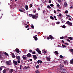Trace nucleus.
<instances>
[{
	"mask_svg": "<svg viewBox=\"0 0 73 73\" xmlns=\"http://www.w3.org/2000/svg\"><path fill=\"white\" fill-rule=\"evenodd\" d=\"M60 68H58L57 70L58 71H59L60 72H61V73H65V69H63L64 68V66L63 65H60Z\"/></svg>",
	"mask_w": 73,
	"mask_h": 73,
	"instance_id": "1",
	"label": "nucleus"
},
{
	"mask_svg": "<svg viewBox=\"0 0 73 73\" xmlns=\"http://www.w3.org/2000/svg\"><path fill=\"white\" fill-rule=\"evenodd\" d=\"M32 18L35 19H37L38 18V13H36L35 15H33Z\"/></svg>",
	"mask_w": 73,
	"mask_h": 73,
	"instance_id": "2",
	"label": "nucleus"
},
{
	"mask_svg": "<svg viewBox=\"0 0 73 73\" xmlns=\"http://www.w3.org/2000/svg\"><path fill=\"white\" fill-rule=\"evenodd\" d=\"M66 24H68V25H70V26H72V23L70 22L69 21H67L66 23Z\"/></svg>",
	"mask_w": 73,
	"mask_h": 73,
	"instance_id": "3",
	"label": "nucleus"
},
{
	"mask_svg": "<svg viewBox=\"0 0 73 73\" xmlns=\"http://www.w3.org/2000/svg\"><path fill=\"white\" fill-rule=\"evenodd\" d=\"M13 62L14 65H17V60H13Z\"/></svg>",
	"mask_w": 73,
	"mask_h": 73,
	"instance_id": "4",
	"label": "nucleus"
},
{
	"mask_svg": "<svg viewBox=\"0 0 73 73\" xmlns=\"http://www.w3.org/2000/svg\"><path fill=\"white\" fill-rule=\"evenodd\" d=\"M11 62V60H9V61H7L6 62V63L7 64V65L9 66L10 65V62Z\"/></svg>",
	"mask_w": 73,
	"mask_h": 73,
	"instance_id": "5",
	"label": "nucleus"
},
{
	"mask_svg": "<svg viewBox=\"0 0 73 73\" xmlns=\"http://www.w3.org/2000/svg\"><path fill=\"white\" fill-rule=\"evenodd\" d=\"M37 63H38V64H42V61H41V60H38L37 61Z\"/></svg>",
	"mask_w": 73,
	"mask_h": 73,
	"instance_id": "6",
	"label": "nucleus"
},
{
	"mask_svg": "<svg viewBox=\"0 0 73 73\" xmlns=\"http://www.w3.org/2000/svg\"><path fill=\"white\" fill-rule=\"evenodd\" d=\"M42 53H44V54H45L46 53V51L45 50V49H44V50H42Z\"/></svg>",
	"mask_w": 73,
	"mask_h": 73,
	"instance_id": "7",
	"label": "nucleus"
},
{
	"mask_svg": "<svg viewBox=\"0 0 73 73\" xmlns=\"http://www.w3.org/2000/svg\"><path fill=\"white\" fill-rule=\"evenodd\" d=\"M19 11L20 12H25V10L24 9H19Z\"/></svg>",
	"mask_w": 73,
	"mask_h": 73,
	"instance_id": "8",
	"label": "nucleus"
},
{
	"mask_svg": "<svg viewBox=\"0 0 73 73\" xmlns=\"http://www.w3.org/2000/svg\"><path fill=\"white\" fill-rule=\"evenodd\" d=\"M27 57H31V54L29 53H28L27 55Z\"/></svg>",
	"mask_w": 73,
	"mask_h": 73,
	"instance_id": "9",
	"label": "nucleus"
},
{
	"mask_svg": "<svg viewBox=\"0 0 73 73\" xmlns=\"http://www.w3.org/2000/svg\"><path fill=\"white\" fill-rule=\"evenodd\" d=\"M33 58H34V60H35L37 59V56L36 55H33Z\"/></svg>",
	"mask_w": 73,
	"mask_h": 73,
	"instance_id": "10",
	"label": "nucleus"
},
{
	"mask_svg": "<svg viewBox=\"0 0 73 73\" xmlns=\"http://www.w3.org/2000/svg\"><path fill=\"white\" fill-rule=\"evenodd\" d=\"M64 6L65 7H68V4H67V3L66 2H65L64 4Z\"/></svg>",
	"mask_w": 73,
	"mask_h": 73,
	"instance_id": "11",
	"label": "nucleus"
},
{
	"mask_svg": "<svg viewBox=\"0 0 73 73\" xmlns=\"http://www.w3.org/2000/svg\"><path fill=\"white\" fill-rule=\"evenodd\" d=\"M22 57H23V59L24 60H25L26 58H27V57H26V56L25 55H24Z\"/></svg>",
	"mask_w": 73,
	"mask_h": 73,
	"instance_id": "12",
	"label": "nucleus"
},
{
	"mask_svg": "<svg viewBox=\"0 0 73 73\" xmlns=\"http://www.w3.org/2000/svg\"><path fill=\"white\" fill-rule=\"evenodd\" d=\"M46 59L48 61H50V58L47 57Z\"/></svg>",
	"mask_w": 73,
	"mask_h": 73,
	"instance_id": "13",
	"label": "nucleus"
},
{
	"mask_svg": "<svg viewBox=\"0 0 73 73\" xmlns=\"http://www.w3.org/2000/svg\"><path fill=\"white\" fill-rule=\"evenodd\" d=\"M16 51L17 52V53H19V52H20V50L19 49H17V48H16Z\"/></svg>",
	"mask_w": 73,
	"mask_h": 73,
	"instance_id": "14",
	"label": "nucleus"
},
{
	"mask_svg": "<svg viewBox=\"0 0 73 73\" xmlns=\"http://www.w3.org/2000/svg\"><path fill=\"white\" fill-rule=\"evenodd\" d=\"M16 58H17V60H20V56H17Z\"/></svg>",
	"mask_w": 73,
	"mask_h": 73,
	"instance_id": "15",
	"label": "nucleus"
},
{
	"mask_svg": "<svg viewBox=\"0 0 73 73\" xmlns=\"http://www.w3.org/2000/svg\"><path fill=\"white\" fill-rule=\"evenodd\" d=\"M11 54L12 55V56L13 58H15V54H14V53H12Z\"/></svg>",
	"mask_w": 73,
	"mask_h": 73,
	"instance_id": "16",
	"label": "nucleus"
},
{
	"mask_svg": "<svg viewBox=\"0 0 73 73\" xmlns=\"http://www.w3.org/2000/svg\"><path fill=\"white\" fill-rule=\"evenodd\" d=\"M50 18L51 19H52V20H54V17H53L51 16L50 17Z\"/></svg>",
	"mask_w": 73,
	"mask_h": 73,
	"instance_id": "17",
	"label": "nucleus"
},
{
	"mask_svg": "<svg viewBox=\"0 0 73 73\" xmlns=\"http://www.w3.org/2000/svg\"><path fill=\"white\" fill-rule=\"evenodd\" d=\"M25 8L26 10H28V5H26Z\"/></svg>",
	"mask_w": 73,
	"mask_h": 73,
	"instance_id": "18",
	"label": "nucleus"
},
{
	"mask_svg": "<svg viewBox=\"0 0 73 73\" xmlns=\"http://www.w3.org/2000/svg\"><path fill=\"white\" fill-rule=\"evenodd\" d=\"M54 53H55V54H56L58 55V51H55L54 52Z\"/></svg>",
	"mask_w": 73,
	"mask_h": 73,
	"instance_id": "19",
	"label": "nucleus"
},
{
	"mask_svg": "<svg viewBox=\"0 0 73 73\" xmlns=\"http://www.w3.org/2000/svg\"><path fill=\"white\" fill-rule=\"evenodd\" d=\"M37 52L39 54H41V51H40V50H39Z\"/></svg>",
	"mask_w": 73,
	"mask_h": 73,
	"instance_id": "20",
	"label": "nucleus"
},
{
	"mask_svg": "<svg viewBox=\"0 0 73 73\" xmlns=\"http://www.w3.org/2000/svg\"><path fill=\"white\" fill-rule=\"evenodd\" d=\"M30 68V67H29V66H25V69H28L29 68Z\"/></svg>",
	"mask_w": 73,
	"mask_h": 73,
	"instance_id": "21",
	"label": "nucleus"
},
{
	"mask_svg": "<svg viewBox=\"0 0 73 73\" xmlns=\"http://www.w3.org/2000/svg\"><path fill=\"white\" fill-rule=\"evenodd\" d=\"M49 37L50 38V39H51V40H53V36H52V35H50L49 36Z\"/></svg>",
	"mask_w": 73,
	"mask_h": 73,
	"instance_id": "22",
	"label": "nucleus"
},
{
	"mask_svg": "<svg viewBox=\"0 0 73 73\" xmlns=\"http://www.w3.org/2000/svg\"><path fill=\"white\" fill-rule=\"evenodd\" d=\"M70 64H73V59H72L70 60Z\"/></svg>",
	"mask_w": 73,
	"mask_h": 73,
	"instance_id": "23",
	"label": "nucleus"
},
{
	"mask_svg": "<svg viewBox=\"0 0 73 73\" xmlns=\"http://www.w3.org/2000/svg\"><path fill=\"white\" fill-rule=\"evenodd\" d=\"M34 38L35 40H37V37L36 36H34Z\"/></svg>",
	"mask_w": 73,
	"mask_h": 73,
	"instance_id": "24",
	"label": "nucleus"
},
{
	"mask_svg": "<svg viewBox=\"0 0 73 73\" xmlns=\"http://www.w3.org/2000/svg\"><path fill=\"white\" fill-rule=\"evenodd\" d=\"M68 38H69V39H70V40H73V38H72L70 37H68Z\"/></svg>",
	"mask_w": 73,
	"mask_h": 73,
	"instance_id": "25",
	"label": "nucleus"
},
{
	"mask_svg": "<svg viewBox=\"0 0 73 73\" xmlns=\"http://www.w3.org/2000/svg\"><path fill=\"white\" fill-rule=\"evenodd\" d=\"M33 15L32 14H30L29 15V17H33Z\"/></svg>",
	"mask_w": 73,
	"mask_h": 73,
	"instance_id": "26",
	"label": "nucleus"
},
{
	"mask_svg": "<svg viewBox=\"0 0 73 73\" xmlns=\"http://www.w3.org/2000/svg\"><path fill=\"white\" fill-rule=\"evenodd\" d=\"M70 50V52H72V54H73V49H71L70 50Z\"/></svg>",
	"mask_w": 73,
	"mask_h": 73,
	"instance_id": "27",
	"label": "nucleus"
},
{
	"mask_svg": "<svg viewBox=\"0 0 73 73\" xmlns=\"http://www.w3.org/2000/svg\"><path fill=\"white\" fill-rule=\"evenodd\" d=\"M17 63L18 64H20V59L17 60Z\"/></svg>",
	"mask_w": 73,
	"mask_h": 73,
	"instance_id": "28",
	"label": "nucleus"
},
{
	"mask_svg": "<svg viewBox=\"0 0 73 73\" xmlns=\"http://www.w3.org/2000/svg\"><path fill=\"white\" fill-rule=\"evenodd\" d=\"M6 73V70L5 69H4L3 72V73Z\"/></svg>",
	"mask_w": 73,
	"mask_h": 73,
	"instance_id": "29",
	"label": "nucleus"
},
{
	"mask_svg": "<svg viewBox=\"0 0 73 73\" xmlns=\"http://www.w3.org/2000/svg\"><path fill=\"white\" fill-rule=\"evenodd\" d=\"M47 7L48 8V9H51V7H50L49 5H48Z\"/></svg>",
	"mask_w": 73,
	"mask_h": 73,
	"instance_id": "30",
	"label": "nucleus"
},
{
	"mask_svg": "<svg viewBox=\"0 0 73 73\" xmlns=\"http://www.w3.org/2000/svg\"><path fill=\"white\" fill-rule=\"evenodd\" d=\"M4 54H5L6 55V56H8L9 55L8 53H7L6 52H5Z\"/></svg>",
	"mask_w": 73,
	"mask_h": 73,
	"instance_id": "31",
	"label": "nucleus"
},
{
	"mask_svg": "<svg viewBox=\"0 0 73 73\" xmlns=\"http://www.w3.org/2000/svg\"><path fill=\"white\" fill-rule=\"evenodd\" d=\"M35 72L36 73H40V71L38 70H36L35 71Z\"/></svg>",
	"mask_w": 73,
	"mask_h": 73,
	"instance_id": "32",
	"label": "nucleus"
},
{
	"mask_svg": "<svg viewBox=\"0 0 73 73\" xmlns=\"http://www.w3.org/2000/svg\"><path fill=\"white\" fill-rule=\"evenodd\" d=\"M62 28H66V26L65 25H63L62 26Z\"/></svg>",
	"mask_w": 73,
	"mask_h": 73,
	"instance_id": "33",
	"label": "nucleus"
},
{
	"mask_svg": "<svg viewBox=\"0 0 73 73\" xmlns=\"http://www.w3.org/2000/svg\"><path fill=\"white\" fill-rule=\"evenodd\" d=\"M68 10H66V11H65V13H68Z\"/></svg>",
	"mask_w": 73,
	"mask_h": 73,
	"instance_id": "34",
	"label": "nucleus"
},
{
	"mask_svg": "<svg viewBox=\"0 0 73 73\" xmlns=\"http://www.w3.org/2000/svg\"><path fill=\"white\" fill-rule=\"evenodd\" d=\"M36 69H38L39 68V65H37L36 66Z\"/></svg>",
	"mask_w": 73,
	"mask_h": 73,
	"instance_id": "35",
	"label": "nucleus"
},
{
	"mask_svg": "<svg viewBox=\"0 0 73 73\" xmlns=\"http://www.w3.org/2000/svg\"><path fill=\"white\" fill-rule=\"evenodd\" d=\"M54 19H55V20H57V19H56V16H54Z\"/></svg>",
	"mask_w": 73,
	"mask_h": 73,
	"instance_id": "36",
	"label": "nucleus"
},
{
	"mask_svg": "<svg viewBox=\"0 0 73 73\" xmlns=\"http://www.w3.org/2000/svg\"><path fill=\"white\" fill-rule=\"evenodd\" d=\"M13 69H11V71H10V73H12V72H13Z\"/></svg>",
	"mask_w": 73,
	"mask_h": 73,
	"instance_id": "37",
	"label": "nucleus"
},
{
	"mask_svg": "<svg viewBox=\"0 0 73 73\" xmlns=\"http://www.w3.org/2000/svg\"><path fill=\"white\" fill-rule=\"evenodd\" d=\"M43 13H44V14H45V12H46L45 11V10H43Z\"/></svg>",
	"mask_w": 73,
	"mask_h": 73,
	"instance_id": "38",
	"label": "nucleus"
},
{
	"mask_svg": "<svg viewBox=\"0 0 73 73\" xmlns=\"http://www.w3.org/2000/svg\"><path fill=\"white\" fill-rule=\"evenodd\" d=\"M60 39H63V38H64V36L60 37Z\"/></svg>",
	"mask_w": 73,
	"mask_h": 73,
	"instance_id": "39",
	"label": "nucleus"
},
{
	"mask_svg": "<svg viewBox=\"0 0 73 73\" xmlns=\"http://www.w3.org/2000/svg\"><path fill=\"white\" fill-rule=\"evenodd\" d=\"M31 28L33 29H34V26H33V25H31Z\"/></svg>",
	"mask_w": 73,
	"mask_h": 73,
	"instance_id": "40",
	"label": "nucleus"
},
{
	"mask_svg": "<svg viewBox=\"0 0 73 73\" xmlns=\"http://www.w3.org/2000/svg\"><path fill=\"white\" fill-rule=\"evenodd\" d=\"M60 22H57L56 23V24H57L58 25V24H60Z\"/></svg>",
	"mask_w": 73,
	"mask_h": 73,
	"instance_id": "41",
	"label": "nucleus"
},
{
	"mask_svg": "<svg viewBox=\"0 0 73 73\" xmlns=\"http://www.w3.org/2000/svg\"><path fill=\"white\" fill-rule=\"evenodd\" d=\"M62 46H63V47H64V48L65 47H66V46H65V45H64L63 44L62 45Z\"/></svg>",
	"mask_w": 73,
	"mask_h": 73,
	"instance_id": "42",
	"label": "nucleus"
},
{
	"mask_svg": "<svg viewBox=\"0 0 73 73\" xmlns=\"http://www.w3.org/2000/svg\"><path fill=\"white\" fill-rule=\"evenodd\" d=\"M32 6H33L32 4H31L30 6V8H31V7H32Z\"/></svg>",
	"mask_w": 73,
	"mask_h": 73,
	"instance_id": "43",
	"label": "nucleus"
},
{
	"mask_svg": "<svg viewBox=\"0 0 73 73\" xmlns=\"http://www.w3.org/2000/svg\"><path fill=\"white\" fill-rule=\"evenodd\" d=\"M64 44L66 45H69V43H65Z\"/></svg>",
	"mask_w": 73,
	"mask_h": 73,
	"instance_id": "44",
	"label": "nucleus"
},
{
	"mask_svg": "<svg viewBox=\"0 0 73 73\" xmlns=\"http://www.w3.org/2000/svg\"><path fill=\"white\" fill-rule=\"evenodd\" d=\"M36 51H37V52H38V50H39V49H38V48H36Z\"/></svg>",
	"mask_w": 73,
	"mask_h": 73,
	"instance_id": "45",
	"label": "nucleus"
},
{
	"mask_svg": "<svg viewBox=\"0 0 73 73\" xmlns=\"http://www.w3.org/2000/svg\"><path fill=\"white\" fill-rule=\"evenodd\" d=\"M2 58V56H1V55L0 54V60H1V59Z\"/></svg>",
	"mask_w": 73,
	"mask_h": 73,
	"instance_id": "46",
	"label": "nucleus"
},
{
	"mask_svg": "<svg viewBox=\"0 0 73 73\" xmlns=\"http://www.w3.org/2000/svg\"><path fill=\"white\" fill-rule=\"evenodd\" d=\"M50 6H51V7H53L54 6V5L53 4H51L50 5Z\"/></svg>",
	"mask_w": 73,
	"mask_h": 73,
	"instance_id": "47",
	"label": "nucleus"
},
{
	"mask_svg": "<svg viewBox=\"0 0 73 73\" xmlns=\"http://www.w3.org/2000/svg\"><path fill=\"white\" fill-rule=\"evenodd\" d=\"M26 52H27V50H24L23 52L25 53H26Z\"/></svg>",
	"mask_w": 73,
	"mask_h": 73,
	"instance_id": "48",
	"label": "nucleus"
},
{
	"mask_svg": "<svg viewBox=\"0 0 73 73\" xmlns=\"http://www.w3.org/2000/svg\"><path fill=\"white\" fill-rule=\"evenodd\" d=\"M67 40L68 41H69V42H70V40H69V39H67Z\"/></svg>",
	"mask_w": 73,
	"mask_h": 73,
	"instance_id": "49",
	"label": "nucleus"
},
{
	"mask_svg": "<svg viewBox=\"0 0 73 73\" xmlns=\"http://www.w3.org/2000/svg\"><path fill=\"white\" fill-rule=\"evenodd\" d=\"M57 7L58 8H59L60 7V5L59 4H58L57 5Z\"/></svg>",
	"mask_w": 73,
	"mask_h": 73,
	"instance_id": "50",
	"label": "nucleus"
},
{
	"mask_svg": "<svg viewBox=\"0 0 73 73\" xmlns=\"http://www.w3.org/2000/svg\"><path fill=\"white\" fill-rule=\"evenodd\" d=\"M54 13H56V10H54Z\"/></svg>",
	"mask_w": 73,
	"mask_h": 73,
	"instance_id": "51",
	"label": "nucleus"
},
{
	"mask_svg": "<svg viewBox=\"0 0 73 73\" xmlns=\"http://www.w3.org/2000/svg\"><path fill=\"white\" fill-rule=\"evenodd\" d=\"M63 57V56H62V55H60V58H62V57Z\"/></svg>",
	"mask_w": 73,
	"mask_h": 73,
	"instance_id": "52",
	"label": "nucleus"
},
{
	"mask_svg": "<svg viewBox=\"0 0 73 73\" xmlns=\"http://www.w3.org/2000/svg\"><path fill=\"white\" fill-rule=\"evenodd\" d=\"M32 54H36V52H35L34 51L33 52H32Z\"/></svg>",
	"mask_w": 73,
	"mask_h": 73,
	"instance_id": "53",
	"label": "nucleus"
},
{
	"mask_svg": "<svg viewBox=\"0 0 73 73\" xmlns=\"http://www.w3.org/2000/svg\"><path fill=\"white\" fill-rule=\"evenodd\" d=\"M58 3H61V0H58Z\"/></svg>",
	"mask_w": 73,
	"mask_h": 73,
	"instance_id": "54",
	"label": "nucleus"
},
{
	"mask_svg": "<svg viewBox=\"0 0 73 73\" xmlns=\"http://www.w3.org/2000/svg\"><path fill=\"white\" fill-rule=\"evenodd\" d=\"M29 52H31H31H32V50H30Z\"/></svg>",
	"mask_w": 73,
	"mask_h": 73,
	"instance_id": "55",
	"label": "nucleus"
},
{
	"mask_svg": "<svg viewBox=\"0 0 73 73\" xmlns=\"http://www.w3.org/2000/svg\"><path fill=\"white\" fill-rule=\"evenodd\" d=\"M62 42H63V43H64V42H64V40H62Z\"/></svg>",
	"mask_w": 73,
	"mask_h": 73,
	"instance_id": "56",
	"label": "nucleus"
},
{
	"mask_svg": "<svg viewBox=\"0 0 73 73\" xmlns=\"http://www.w3.org/2000/svg\"><path fill=\"white\" fill-rule=\"evenodd\" d=\"M1 70H2V68H1V67H0V71H1Z\"/></svg>",
	"mask_w": 73,
	"mask_h": 73,
	"instance_id": "57",
	"label": "nucleus"
},
{
	"mask_svg": "<svg viewBox=\"0 0 73 73\" xmlns=\"http://www.w3.org/2000/svg\"><path fill=\"white\" fill-rule=\"evenodd\" d=\"M22 67V65H21L20 66V69H22L21 68Z\"/></svg>",
	"mask_w": 73,
	"mask_h": 73,
	"instance_id": "58",
	"label": "nucleus"
},
{
	"mask_svg": "<svg viewBox=\"0 0 73 73\" xmlns=\"http://www.w3.org/2000/svg\"><path fill=\"white\" fill-rule=\"evenodd\" d=\"M66 16H67V17H70V16L69 15H67Z\"/></svg>",
	"mask_w": 73,
	"mask_h": 73,
	"instance_id": "59",
	"label": "nucleus"
},
{
	"mask_svg": "<svg viewBox=\"0 0 73 73\" xmlns=\"http://www.w3.org/2000/svg\"><path fill=\"white\" fill-rule=\"evenodd\" d=\"M29 27V26L28 25H27V26H26V28H28Z\"/></svg>",
	"mask_w": 73,
	"mask_h": 73,
	"instance_id": "60",
	"label": "nucleus"
},
{
	"mask_svg": "<svg viewBox=\"0 0 73 73\" xmlns=\"http://www.w3.org/2000/svg\"><path fill=\"white\" fill-rule=\"evenodd\" d=\"M51 1L50 0H49L48 1V3H51Z\"/></svg>",
	"mask_w": 73,
	"mask_h": 73,
	"instance_id": "61",
	"label": "nucleus"
},
{
	"mask_svg": "<svg viewBox=\"0 0 73 73\" xmlns=\"http://www.w3.org/2000/svg\"><path fill=\"white\" fill-rule=\"evenodd\" d=\"M59 15L60 16H62V14H59Z\"/></svg>",
	"mask_w": 73,
	"mask_h": 73,
	"instance_id": "62",
	"label": "nucleus"
},
{
	"mask_svg": "<svg viewBox=\"0 0 73 73\" xmlns=\"http://www.w3.org/2000/svg\"><path fill=\"white\" fill-rule=\"evenodd\" d=\"M66 61H64V64H66Z\"/></svg>",
	"mask_w": 73,
	"mask_h": 73,
	"instance_id": "63",
	"label": "nucleus"
},
{
	"mask_svg": "<svg viewBox=\"0 0 73 73\" xmlns=\"http://www.w3.org/2000/svg\"><path fill=\"white\" fill-rule=\"evenodd\" d=\"M38 11H40V8L39 7L38 8Z\"/></svg>",
	"mask_w": 73,
	"mask_h": 73,
	"instance_id": "64",
	"label": "nucleus"
}]
</instances>
